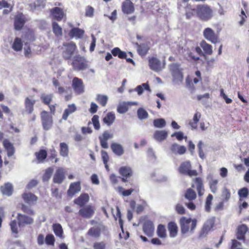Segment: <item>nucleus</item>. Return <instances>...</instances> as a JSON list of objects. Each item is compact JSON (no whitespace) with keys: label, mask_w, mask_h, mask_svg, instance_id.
Here are the masks:
<instances>
[{"label":"nucleus","mask_w":249,"mask_h":249,"mask_svg":"<svg viewBox=\"0 0 249 249\" xmlns=\"http://www.w3.org/2000/svg\"><path fill=\"white\" fill-rule=\"evenodd\" d=\"M23 44L21 39L16 38L12 45V48L16 51H21L22 49Z\"/></svg>","instance_id":"obj_40"},{"label":"nucleus","mask_w":249,"mask_h":249,"mask_svg":"<svg viewBox=\"0 0 249 249\" xmlns=\"http://www.w3.org/2000/svg\"><path fill=\"white\" fill-rule=\"evenodd\" d=\"M76 110V107L74 104L69 105L68 107L65 109L62 116V119L64 120H67L68 116L74 112Z\"/></svg>","instance_id":"obj_26"},{"label":"nucleus","mask_w":249,"mask_h":249,"mask_svg":"<svg viewBox=\"0 0 249 249\" xmlns=\"http://www.w3.org/2000/svg\"><path fill=\"white\" fill-rule=\"evenodd\" d=\"M86 16L88 17H90V18H92L93 17V15H94V9L93 7H92L91 6H88L87 7L86 9Z\"/></svg>","instance_id":"obj_62"},{"label":"nucleus","mask_w":249,"mask_h":249,"mask_svg":"<svg viewBox=\"0 0 249 249\" xmlns=\"http://www.w3.org/2000/svg\"><path fill=\"white\" fill-rule=\"evenodd\" d=\"M3 145L7 151V156L8 157H11L14 155L15 149L12 143L7 140H4L3 141Z\"/></svg>","instance_id":"obj_22"},{"label":"nucleus","mask_w":249,"mask_h":249,"mask_svg":"<svg viewBox=\"0 0 249 249\" xmlns=\"http://www.w3.org/2000/svg\"><path fill=\"white\" fill-rule=\"evenodd\" d=\"M72 87L74 92L80 94L83 93L85 91V86L82 80L77 77H74L72 81Z\"/></svg>","instance_id":"obj_10"},{"label":"nucleus","mask_w":249,"mask_h":249,"mask_svg":"<svg viewBox=\"0 0 249 249\" xmlns=\"http://www.w3.org/2000/svg\"><path fill=\"white\" fill-rule=\"evenodd\" d=\"M137 114L138 118L141 120L146 119L148 115L147 111L142 108L138 110Z\"/></svg>","instance_id":"obj_52"},{"label":"nucleus","mask_w":249,"mask_h":249,"mask_svg":"<svg viewBox=\"0 0 249 249\" xmlns=\"http://www.w3.org/2000/svg\"><path fill=\"white\" fill-rule=\"evenodd\" d=\"M53 32L56 36H61L62 35V28L56 22L53 23Z\"/></svg>","instance_id":"obj_49"},{"label":"nucleus","mask_w":249,"mask_h":249,"mask_svg":"<svg viewBox=\"0 0 249 249\" xmlns=\"http://www.w3.org/2000/svg\"><path fill=\"white\" fill-rule=\"evenodd\" d=\"M197 221L196 219L187 218L182 217L180 219V230L183 234L189 236L194 233L196 227Z\"/></svg>","instance_id":"obj_1"},{"label":"nucleus","mask_w":249,"mask_h":249,"mask_svg":"<svg viewBox=\"0 0 249 249\" xmlns=\"http://www.w3.org/2000/svg\"><path fill=\"white\" fill-rule=\"evenodd\" d=\"M105 228L101 225L89 229L88 231V234L92 237L98 238L100 236L101 232L104 230Z\"/></svg>","instance_id":"obj_18"},{"label":"nucleus","mask_w":249,"mask_h":249,"mask_svg":"<svg viewBox=\"0 0 249 249\" xmlns=\"http://www.w3.org/2000/svg\"><path fill=\"white\" fill-rule=\"evenodd\" d=\"M231 242V249H242L241 245L239 242L235 240H232Z\"/></svg>","instance_id":"obj_64"},{"label":"nucleus","mask_w":249,"mask_h":249,"mask_svg":"<svg viewBox=\"0 0 249 249\" xmlns=\"http://www.w3.org/2000/svg\"><path fill=\"white\" fill-rule=\"evenodd\" d=\"M55 239L54 236L52 234L47 235L45 238V243L48 245L53 246Z\"/></svg>","instance_id":"obj_54"},{"label":"nucleus","mask_w":249,"mask_h":249,"mask_svg":"<svg viewBox=\"0 0 249 249\" xmlns=\"http://www.w3.org/2000/svg\"><path fill=\"white\" fill-rule=\"evenodd\" d=\"M169 69L173 77V81L179 84L182 83L183 76L178 64L174 63L169 65Z\"/></svg>","instance_id":"obj_3"},{"label":"nucleus","mask_w":249,"mask_h":249,"mask_svg":"<svg viewBox=\"0 0 249 249\" xmlns=\"http://www.w3.org/2000/svg\"><path fill=\"white\" fill-rule=\"evenodd\" d=\"M119 190L120 192L122 193V194L124 196H128L131 194V193L133 192V189H128L126 190H123V188L119 187Z\"/></svg>","instance_id":"obj_63"},{"label":"nucleus","mask_w":249,"mask_h":249,"mask_svg":"<svg viewBox=\"0 0 249 249\" xmlns=\"http://www.w3.org/2000/svg\"><path fill=\"white\" fill-rule=\"evenodd\" d=\"M157 232L160 238H164L166 237V231L165 226L163 225L160 224L158 226Z\"/></svg>","instance_id":"obj_43"},{"label":"nucleus","mask_w":249,"mask_h":249,"mask_svg":"<svg viewBox=\"0 0 249 249\" xmlns=\"http://www.w3.org/2000/svg\"><path fill=\"white\" fill-rule=\"evenodd\" d=\"M108 99L107 95L100 94H97L96 97V101L103 107L106 105Z\"/></svg>","instance_id":"obj_41"},{"label":"nucleus","mask_w":249,"mask_h":249,"mask_svg":"<svg viewBox=\"0 0 249 249\" xmlns=\"http://www.w3.org/2000/svg\"><path fill=\"white\" fill-rule=\"evenodd\" d=\"M193 10L196 12L198 17L201 20L207 21L212 18L213 15V10L208 5L199 4L196 9Z\"/></svg>","instance_id":"obj_2"},{"label":"nucleus","mask_w":249,"mask_h":249,"mask_svg":"<svg viewBox=\"0 0 249 249\" xmlns=\"http://www.w3.org/2000/svg\"><path fill=\"white\" fill-rule=\"evenodd\" d=\"M53 232H54L56 236L63 238V231L62 227L60 224H54L53 225Z\"/></svg>","instance_id":"obj_36"},{"label":"nucleus","mask_w":249,"mask_h":249,"mask_svg":"<svg viewBox=\"0 0 249 249\" xmlns=\"http://www.w3.org/2000/svg\"><path fill=\"white\" fill-rule=\"evenodd\" d=\"M79 214L84 218H89L91 217L94 213V209L90 206H87L79 211Z\"/></svg>","instance_id":"obj_17"},{"label":"nucleus","mask_w":249,"mask_h":249,"mask_svg":"<svg viewBox=\"0 0 249 249\" xmlns=\"http://www.w3.org/2000/svg\"><path fill=\"white\" fill-rule=\"evenodd\" d=\"M94 249H106V245L103 242H95L93 244Z\"/></svg>","instance_id":"obj_59"},{"label":"nucleus","mask_w":249,"mask_h":249,"mask_svg":"<svg viewBox=\"0 0 249 249\" xmlns=\"http://www.w3.org/2000/svg\"><path fill=\"white\" fill-rule=\"evenodd\" d=\"M203 35L204 38L212 43L215 44L219 42L218 36L211 28H205L203 32Z\"/></svg>","instance_id":"obj_8"},{"label":"nucleus","mask_w":249,"mask_h":249,"mask_svg":"<svg viewBox=\"0 0 249 249\" xmlns=\"http://www.w3.org/2000/svg\"><path fill=\"white\" fill-rule=\"evenodd\" d=\"M0 190L3 195L10 196L13 191V186L9 183H5L0 188Z\"/></svg>","instance_id":"obj_29"},{"label":"nucleus","mask_w":249,"mask_h":249,"mask_svg":"<svg viewBox=\"0 0 249 249\" xmlns=\"http://www.w3.org/2000/svg\"><path fill=\"white\" fill-rule=\"evenodd\" d=\"M200 46L206 53L209 55L213 53V51L212 45L207 43L205 41H202L200 43Z\"/></svg>","instance_id":"obj_37"},{"label":"nucleus","mask_w":249,"mask_h":249,"mask_svg":"<svg viewBox=\"0 0 249 249\" xmlns=\"http://www.w3.org/2000/svg\"><path fill=\"white\" fill-rule=\"evenodd\" d=\"M191 164L190 161H187L182 162L178 168L180 173L188 175L189 177L196 176L197 172L196 170H191Z\"/></svg>","instance_id":"obj_5"},{"label":"nucleus","mask_w":249,"mask_h":249,"mask_svg":"<svg viewBox=\"0 0 249 249\" xmlns=\"http://www.w3.org/2000/svg\"><path fill=\"white\" fill-rule=\"evenodd\" d=\"M45 4L46 0H36L34 3V8L35 9L43 8L45 6Z\"/></svg>","instance_id":"obj_55"},{"label":"nucleus","mask_w":249,"mask_h":249,"mask_svg":"<svg viewBox=\"0 0 249 249\" xmlns=\"http://www.w3.org/2000/svg\"><path fill=\"white\" fill-rule=\"evenodd\" d=\"M248 231V228L245 225H242L238 227L237 232V238L239 240L244 239V235Z\"/></svg>","instance_id":"obj_33"},{"label":"nucleus","mask_w":249,"mask_h":249,"mask_svg":"<svg viewBox=\"0 0 249 249\" xmlns=\"http://www.w3.org/2000/svg\"><path fill=\"white\" fill-rule=\"evenodd\" d=\"M80 190L81 185L79 181L72 183L68 190V195L69 196L72 197L75 194L79 192Z\"/></svg>","instance_id":"obj_16"},{"label":"nucleus","mask_w":249,"mask_h":249,"mask_svg":"<svg viewBox=\"0 0 249 249\" xmlns=\"http://www.w3.org/2000/svg\"><path fill=\"white\" fill-rule=\"evenodd\" d=\"M185 197L189 201H192L196 198V195L194 190L191 188L187 189L185 194Z\"/></svg>","instance_id":"obj_39"},{"label":"nucleus","mask_w":249,"mask_h":249,"mask_svg":"<svg viewBox=\"0 0 249 249\" xmlns=\"http://www.w3.org/2000/svg\"><path fill=\"white\" fill-rule=\"evenodd\" d=\"M201 113L199 112H196L194 114L193 120H190L189 122V125L192 128V129H196L197 127V124L201 118Z\"/></svg>","instance_id":"obj_28"},{"label":"nucleus","mask_w":249,"mask_h":249,"mask_svg":"<svg viewBox=\"0 0 249 249\" xmlns=\"http://www.w3.org/2000/svg\"><path fill=\"white\" fill-rule=\"evenodd\" d=\"M68 147L67 145L64 142L60 143V154L63 157H66L68 155Z\"/></svg>","instance_id":"obj_51"},{"label":"nucleus","mask_w":249,"mask_h":249,"mask_svg":"<svg viewBox=\"0 0 249 249\" xmlns=\"http://www.w3.org/2000/svg\"><path fill=\"white\" fill-rule=\"evenodd\" d=\"M153 124L155 127L162 128L166 125V122L164 119H157L154 120Z\"/></svg>","instance_id":"obj_50"},{"label":"nucleus","mask_w":249,"mask_h":249,"mask_svg":"<svg viewBox=\"0 0 249 249\" xmlns=\"http://www.w3.org/2000/svg\"><path fill=\"white\" fill-rule=\"evenodd\" d=\"M89 196L87 194L81 195L77 198L74 201V203L80 206L84 205L89 200Z\"/></svg>","instance_id":"obj_27"},{"label":"nucleus","mask_w":249,"mask_h":249,"mask_svg":"<svg viewBox=\"0 0 249 249\" xmlns=\"http://www.w3.org/2000/svg\"><path fill=\"white\" fill-rule=\"evenodd\" d=\"M134 7L133 3L129 0H126L122 3V10L124 13L130 14L134 12Z\"/></svg>","instance_id":"obj_19"},{"label":"nucleus","mask_w":249,"mask_h":249,"mask_svg":"<svg viewBox=\"0 0 249 249\" xmlns=\"http://www.w3.org/2000/svg\"><path fill=\"white\" fill-rule=\"evenodd\" d=\"M127 105L128 104L126 102H124L120 103L117 107V111L121 114L125 113L128 110Z\"/></svg>","instance_id":"obj_45"},{"label":"nucleus","mask_w":249,"mask_h":249,"mask_svg":"<svg viewBox=\"0 0 249 249\" xmlns=\"http://www.w3.org/2000/svg\"><path fill=\"white\" fill-rule=\"evenodd\" d=\"M238 195L240 197L239 202H242V198L247 197L249 195L248 189L246 187L240 189L238 192Z\"/></svg>","instance_id":"obj_47"},{"label":"nucleus","mask_w":249,"mask_h":249,"mask_svg":"<svg viewBox=\"0 0 249 249\" xmlns=\"http://www.w3.org/2000/svg\"><path fill=\"white\" fill-rule=\"evenodd\" d=\"M53 95L52 94H42L41 99L45 104H49L52 100Z\"/></svg>","instance_id":"obj_56"},{"label":"nucleus","mask_w":249,"mask_h":249,"mask_svg":"<svg viewBox=\"0 0 249 249\" xmlns=\"http://www.w3.org/2000/svg\"><path fill=\"white\" fill-rule=\"evenodd\" d=\"M41 122L44 129L48 130L52 126L53 119L49 113L46 111H43L40 114Z\"/></svg>","instance_id":"obj_7"},{"label":"nucleus","mask_w":249,"mask_h":249,"mask_svg":"<svg viewBox=\"0 0 249 249\" xmlns=\"http://www.w3.org/2000/svg\"><path fill=\"white\" fill-rule=\"evenodd\" d=\"M51 12L53 18L57 20H61L64 17L63 11L59 7L52 9Z\"/></svg>","instance_id":"obj_23"},{"label":"nucleus","mask_w":249,"mask_h":249,"mask_svg":"<svg viewBox=\"0 0 249 249\" xmlns=\"http://www.w3.org/2000/svg\"><path fill=\"white\" fill-rule=\"evenodd\" d=\"M149 49L148 46L145 44H140L138 46V53L142 56L145 55Z\"/></svg>","instance_id":"obj_44"},{"label":"nucleus","mask_w":249,"mask_h":249,"mask_svg":"<svg viewBox=\"0 0 249 249\" xmlns=\"http://www.w3.org/2000/svg\"><path fill=\"white\" fill-rule=\"evenodd\" d=\"M92 122L95 129L98 130L100 128V125L99 121V116L94 115L92 118Z\"/></svg>","instance_id":"obj_58"},{"label":"nucleus","mask_w":249,"mask_h":249,"mask_svg":"<svg viewBox=\"0 0 249 249\" xmlns=\"http://www.w3.org/2000/svg\"><path fill=\"white\" fill-rule=\"evenodd\" d=\"M53 171V169L51 167H49L45 170V173L42 177V179L44 182L48 181L50 179Z\"/></svg>","instance_id":"obj_46"},{"label":"nucleus","mask_w":249,"mask_h":249,"mask_svg":"<svg viewBox=\"0 0 249 249\" xmlns=\"http://www.w3.org/2000/svg\"><path fill=\"white\" fill-rule=\"evenodd\" d=\"M22 197L24 201L28 203L32 204L34 202H36L37 197L34 194L31 193H25L22 195Z\"/></svg>","instance_id":"obj_31"},{"label":"nucleus","mask_w":249,"mask_h":249,"mask_svg":"<svg viewBox=\"0 0 249 249\" xmlns=\"http://www.w3.org/2000/svg\"><path fill=\"white\" fill-rule=\"evenodd\" d=\"M76 49V46L72 42L64 43L61 48L63 56L67 59H70Z\"/></svg>","instance_id":"obj_4"},{"label":"nucleus","mask_w":249,"mask_h":249,"mask_svg":"<svg viewBox=\"0 0 249 249\" xmlns=\"http://www.w3.org/2000/svg\"><path fill=\"white\" fill-rule=\"evenodd\" d=\"M119 172L120 174L122 175L124 177H129L132 175L131 169L129 167H122L119 169Z\"/></svg>","instance_id":"obj_42"},{"label":"nucleus","mask_w":249,"mask_h":249,"mask_svg":"<svg viewBox=\"0 0 249 249\" xmlns=\"http://www.w3.org/2000/svg\"><path fill=\"white\" fill-rule=\"evenodd\" d=\"M214 218L208 219L204 224V226L200 232L201 237H205L210 232L214 225Z\"/></svg>","instance_id":"obj_12"},{"label":"nucleus","mask_w":249,"mask_h":249,"mask_svg":"<svg viewBox=\"0 0 249 249\" xmlns=\"http://www.w3.org/2000/svg\"><path fill=\"white\" fill-rule=\"evenodd\" d=\"M36 102V100L32 97H26L24 102L25 109L22 114L24 115L32 113L34 110V106Z\"/></svg>","instance_id":"obj_11"},{"label":"nucleus","mask_w":249,"mask_h":249,"mask_svg":"<svg viewBox=\"0 0 249 249\" xmlns=\"http://www.w3.org/2000/svg\"><path fill=\"white\" fill-rule=\"evenodd\" d=\"M172 152L176 155H182L185 153L186 148L176 143H173L170 148Z\"/></svg>","instance_id":"obj_20"},{"label":"nucleus","mask_w":249,"mask_h":249,"mask_svg":"<svg viewBox=\"0 0 249 249\" xmlns=\"http://www.w3.org/2000/svg\"><path fill=\"white\" fill-rule=\"evenodd\" d=\"M25 23V16L22 13L18 14L15 18L14 27L17 30L22 29Z\"/></svg>","instance_id":"obj_13"},{"label":"nucleus","mask_w":249,"mask_h":249,"mask_svg":"<svg viewBox=\"0 0 249 249\" xmlns=\"http://www.w3.org/2000/svg\"><path fill=\"white\" fill-rule=\"evenodd\" d=\"M11 230L13 233H18V232L17 222L16 220L11 221L10 223Z\"/></svg>","instance_id":"obj_60"},{"label":"nucleus","mask_w":249,"mask_h":249,"mask_svg":"<svg viewBox=\"0 0 249 249\" xmlns=\"http://www.w3.org/2000/svg\"><path fill=\"white\" fill-rule=\"evenodd\" d=\"M195 181L196 184V190L199 196H201L204 194V189L202 183V180L200 178H196L195 179Z\"/></svg>","instance_id":"obj_35"},{"label":"nucleus","mask_w":249,"mask_h":249,"mask_svg":"<svg viewBox=\"0 0 249 249\" xmlns=\"http://www.w3.org/2000/svg\"><path fill=\"white\" fill-rule=\"evenodd\" d=\"M218 180L215 179H211L209 180V184L211 192L215 194L218 191Z\"/></svg>","instance_id":"obj_38"},{"label":"nucleus","mask_w":249,"mask_h":249,"mask_svg":"<svg viewBox=\"0 0 249 249\" xmlns=\"http://www.w3.org/2000/svg\"><path fill=\"white\" fill-rule=\"evenodd\" d=\"M110 147L113 152L118 156L123 155L124 153V149L122 145L119 143H112Z\"/></svg>","instance_id":"obj_21"},{"label":"nucleus","mask_w":249,"mask_h":249,"mask_svg":"<svg viewBox=\"0 0 249 249\" xmlns=\"http://www.w3.org/2000/svg\"><path fill=\"white\" fill-rule=\"evenodd\" d=\"M231 196L230 190L225 187L223 188L221 195L223 200L226 202L228 201L231 198Z\"/></svg>","instance_id":"obj_48"},{"label":"nucleus","mask_w":249,"mask_h":249,"mask_svg":"<svg viewBox=\"0 0 249 249\" xmlns=\"http://www.w3.org/2000/svg\"><path fill=\"white\" fill-rule=\"evenodd\" d=\"M17 218L18 220V226L20 228L24 227L34 223V219L25 214L18 213Z\"/></svg>","instance_id":"obj_9"},{"label":"nucleus","mask_w":249,"mask_h":249,"mask_svg":"<svg viewBox=\"0 0 249 249\" xmlns=\"http://www.w3.org/2000/svg\"><path fill=\"white\" fill-rule=\"evenodd\" d=\"M213 199V196L211 194H209L207 197L205 202V210L207 212H209L211 210V205Z\"/></svg>","instance_id":"obj_57"},{"label":"nucleus","mask_w":249,"mask_h":249,"mask_svg":"<svg viewBox=\"0 0 249 249\" xmlns=\"http://www.w3.org/2000/svg\"><path fill=\"white\" fill-rule=\"evenodd\" d=\"M154 226L151 221H146L143 226V231L144 233L148 236H153L154 231Z\"/></svg>","instance_id":"obj_15"},{"label":"nucleus","mask_w":249,"mask_h":249,"mask_svg":"<svg viewBox=\"0 0 249 249\" xmlns=\"http://www.w3.org/2000/svg\"><path fill=\"white\" fill-rule=\"evenodd\" d=\"M84 34V31L78 28H72L70 32L69 35L71 38H82Z\"/></svg>","instance_id":"obj_25"},{"label":"nucleus","mask_w":249,"mask_h":249,"mask_svg":"<svg viewBox=\"0 0 249 249\" xmlns=\"http://www.w3.org/2000/svg\"><path fill=\"white\" fill-rule=\"evenodd\" d=\"M36 157L37 160L42 161L46 158L47 153L45 150H41L38 153H36Z\"/></svg>","instance_id":"obj_53"},{"label":"nucleus","mask_w":249,"mask_h":249,"mask_svg":"<svg viewBox=\"0 0 249 249\" xmlns=\"http://www.w3.org/2000/svg\"><path fill=\"white\" fill-rule=\"evenodd\" d=\"M168 230L170 233V237H175L178 234V227L177 225L173 222H170L168 224Z\"/></svg>","instance_id":"obj_24"},{"label":"nucleus","mask_w":249,"mask_h":249,"mask_svg":"<svg viewBox=\"0 0 249 249\" xmlns=\"http://www.w3.org/2000/svg\"><path fill=\"white\" fill-rule=\"evenodd\" d=\"M65 170L63 168L59 167L55 171L53 177V181L55 183L60 184L65 178Z\"/></svg>","instance_id":"obj_14"},{"label":"nucleus","mask_w":249,"mask_h":249,"mask_svg":"<svg viewBox=\"0 0 249 249\" xmlns=\"http://www.w3.org/2000/svg\"><path fill=\"white\" fill-rule=\"evenodd\" d=\"M171 137H176L178 141H181L183 138L187 139V137H184L183 133L181 131L175 132L171 135Z\"/></svg>","instance_id":"obj_61"},{"label":"nucleus","mask_w":249,"mask_h":249,"mask_svg":"<svg viewBox=\"0 0 249 249\" xmlns=\"http://www.w3.org/2000/svg\"><path fill=\"white\" fill-rule=\"evenodd\" d=\"M148 65L152 71L159 72L165 67V63H162L160 60L155 57H152L148 59Z\"/></svg>","instance_id":"obj_6"},{"label":"nucleus","mask_w":249,"mask_h":249,"mask_svg":"<svg viewBox=\"0 0 249 249\" xmlns=\"http://www.w3.org/2000/svg\"><path fill=\"white\" fill-rule=\"evenodd\" d=\"M144 90H148L149 92L151 91L147 83H143L141 85H139L134 89V91L137 92L139 95H141L143 93Z\"/></svg>","instance_id":"obj_32"},{"label":"nucleus","mask_w":249,"mask_h":249,"mask_svg":"<svg viewBox=\"0 0 249 249\" xmlns=\"http://www.w3.org/2000/svg\"><path fill=\"white\" fill-rule=\"evenodd\" d=\"M115 119V114L113 112H109L103 118V122L107 125L110 126L113 123Z\"/></svg>","instance_id":"obj_34"},{"label":"nucleus","mask_w":249,"mask_h":249,"mask_svg":"<svg viewBox=\"0 0 249 249\" xmlns=\"http://www.w3.org/2000/svg\"><path fill=\"white\" fill-rule=\"evenodd\" d=\"M167 136V132L165 130H157L154 134V139L158 142L165 140Z\"/></svg>","instance_id":"obj_30"}]
</instances>
